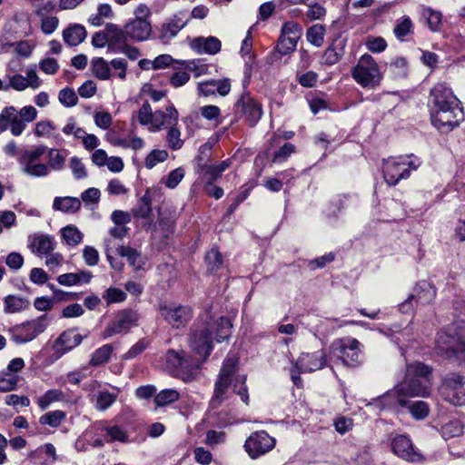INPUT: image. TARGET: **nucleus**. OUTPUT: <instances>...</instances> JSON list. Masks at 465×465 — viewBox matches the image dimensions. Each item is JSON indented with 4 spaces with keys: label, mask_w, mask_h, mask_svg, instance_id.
Returning <instances> with one entry per match:
<instances>
[{
    "label": "nucleus",
    "mask_w": 465,
    "mask_h": 465,
    "mask_svg": "<svg viewBox=\"0 0 465 465\" xmlns=\"http://www.w3.org/2000/svg\"><path fill=\"white\" fill-rule=\"evenodd\" d=\"M408 398L404 391H401L400 385L397 383L391 390L369 402L367 406L379 411H398L399 408L408 406L410 402Z\"/></svg>",
    "instance_id": "15"
},
{
    "label": "nucleus",
    "mask_w": 465,
    "mask_h": 465,
    "mask_svg": "<svg viewBox=\"0 0 465 465\" xmlns=\"http://www.w3.org/2000/svg\"><path fill=\"white\" fill-rule=\"evenodd\" d=\"M354 81L363 88L375 89L381 84L382 74L375 59L369 54H362L351 69Z\"/></svg>",
    "instance_id": "7"
},
{
    "label": "nucleus",
    "mask_w": 465,
    "mask_h": 465,
    "mask_svg": "<svg viewBox=\"0 0 465 465\" xmlns=\"http://www.w3.org/2000/svg\"><path fill=\"white\" fill-rule=\"evenodd\" d=\"M201 115L209 121H216L217 124H221V110L216 105H204L200 108Z\"/></svg>",
    "instance_id": "56"
},
{
    "label": "nucleus",
    "mask_w": 465,
    "mask_h": 465,
    "mask_svg": "<svg viewBox=\"0 0 465 465\" xmlns=\"http://www.w3.org/2000/svg\"><path fill=\"white\" fill-rule=\"evenodd\" d=\"M97 431H100L108 438L107 441H120L126 442L128 440V436L125 430H124L121 427L117 425L114 426H103V425H95Z\"/></svg>",
    "instance_id": "32"
},
{
    "label": "nucleus",
    "mask_w": 465,
    "mask_h": 465,
    "mask_svg": "<svg viewBox=\"0 0 465 465\" xmlns=\"http://www.w3.org/2000/svg\"><path fill=\"white\" fill-rule=\"evenodd\" d=\"M159 312L164 321L176 329L185 326L193 317L189 306L165 302L159 303Z\"/></svg>",
    "instance_id": "16"
},
{
    "label": "nucleus",
    "mask_w": 465,
    "mask_h": 465,
    "mask_svg": "<svg viewBox=\"0 0 465 465\" xmlns=\"http://www.w3.org/2000/svg\"><path fill=\"white\" fill-rule=\"evenodd\" d=\"M165 124L167 125V121L165 119L164 112L157 110L155 112H153V116L148 130L153 133L158 132Z\"/></svg>",
    "instance_id": "55"
},
{
    "label": "nucleus",
    "mask_w": 465,
    "mask_h": 465,
    "mask_svg": "<svg viewBox=\"0 0 465 465\" xmlns=\"http://www.w3.org/2000/svg\"><path fill=\"white\" fill-rule=\"evenodd\" d=\"M333 355L347 366H356L361 361V344L352 337L336 340L331 344Z\"/></svg>",
    "instance_id": "12"
},
{
    "label": "nucleus",
    "mask_w": 465,
    "mask_h": 465,
    "mask_svg": "<svg viewBox=\"0 0 465 465\" xmlns=\"http://www.w3.org/2000/svg\"><path fill=\"white\" fill-rule=\"evenodd\" d=\"M464 114L460 102L430 107L432 125L441 133H449L459 126L463 121Z\"/></svg>",
    "instance_id": "6"
},
{
    "label": "nucleus",
    "mask_w": 465,
    "mask_h": 465,
    "mask_svg": "<svg viewBox=\"0 0 465 465\" xmlns=\"http://www.w3.org/2000/svg\"><path fill=\"white\" fill-rule=\"evenodd\" d=\"M107 35L109 41V52L114 54H121V51L128 45L126 29H121L118 25L114 24L107 25Z\"/></svg>",
    "instance_id": "24"
},
{
    "label": "nucleus",
    "mask_w": 465,
    "mask_h": 465,
    "mask_svg": "<svg viewBox=\"0 0 465 465\" xmlns=\"http://www.w3.org/2000/svg\"><path fill=\"white\" fill-rule=\"evenodd\" d=\"M49 325L46 315H42L34 320L25 322L11 327L8 331L11 340L16 344H24L35 340L43 333Z\"/></svg>",
    "instance_id": "8"
},
{
    "label": "nucleus",
    "mask_w": 465,
    "mask_h": 465,
    "mask_svg": "<svg viewBox=\"0 0 465 465\" xmlns=\"http://www.w3.org/2000/svg\"><path fill=\"white\" fill-rule=\"evenodd\" d=\"M165 360L172 371L184 381L193 379V371L200 364V362H193L188 357H185V352L183 351L169 350L166 352Z\"/></svg>",
    "instance_id": "13"
},
{
    "label": "nucleus",
    "mask_w": 465,
    "mask_h": 465,
    "mask_svg": "<svg viewBox=\"0 0 465 465\" xmlns=\"http://www.w3.org/2000/svg\"><path fill=\"white\" fill-rule=\"evenodd\" d=\"M93 74L100 80H108L114 76L110 64L103 57L94 58L91 62Z\"/></svg>",
    "instance_id": "36"
},
{
    "label": "nucleus",
    "mask_w": 465,
    "mask_h": 465,
    "mask_svg": "<svg viewBox=\"0 0 465 465\" xmlns=\"http://www.w3.org/2000/svg\"><path fill=\"white\" fill-rule=\"evenodd\" d=\"M114 348L111 344H104L95 350L91 357L90 365L99 366L107 362L111 357Z\"/></svg>",
    "instance_id": "45"
},
{
    "label": "nucleus",
    "mask_w": 465,
    "mask_h": 465,
    "mask_svg": "<svg viewBox=\"0 0 465 465\" xmlns=\"http://www.w3.org/2000/svg\"><path fill=\"white\" fill-rule=\"evenodd\" d=\"M180 399V392L174 389H164L159 391L153 399L157 407H164Z\"/></svg>",
    "instance_id": "40"
},
{
    "label": "nucleus",
    "mask_w": 465,
    "mask_h": 465,
    "mask_svg": "<svg viewBox=\"0 0 465 465\" xmlns=\"http://www.w3.org/2000/svg\"><path fill=\"white\" fill-rule=\"evenodd\" d=\"M435 348L440 356L448 359L465 352V344L462 339L445 331H440L437 334Z\"/></svg>",
    "instance_id": "19"
},
{
    "label": "nucleus",
    "mask_w": 465,
    "mask_h": 465,
    "mask_svg": "<svg viewBox=\"0 0 465 465\" xmlns=\"http://www.w3.org/2000/svg\"><path fill=\"white\" fill-rule=\"evenodd\" d=\"M406 408L415 420H423L427 418L430 413L429 405L424 401H416L413 402L410 401Z\"/></svg>",
    "instance_id": "46"
},
{
    "label": "nucleus",
    "mask_w": 465,
    "mask_h": 465,
    "mask_svg": "<svg viewBox=\"0 0 465 465\" xmlns=\"http://www.w3.org/2000/svg\"><path fill=\"white\" fill-rule=\"evenodd\" d=\"M325 27L322 25L316 24L312 25L306 33L307 41L314 46L320 47L323 45Z\"/></svg>",
    "instance_id": "44"
},
{
    "label": "nucleus",
    "mask_w": 465,
    "mask_h": 465,
    "mask_svg": "<svg viewBox=\"0 0 465 465\" xmlns=\"http://www.w3.org/2000/svg\"><path fill=\"white\" fill-rule=\"evenodd\" d=\"M189 22L185 12H180L175 15L166 25H164V33L170 36H175Z\"/></svg>",
    "instance_id": "35"
},
{
    "label": "nucleus",
    "mask_w": 465,
    "mask_h": 465,
    "mask_svg": "<svg viewBox=\"0 0 465 465\" xmlns=\"http://www.w3.org/2000/svg\"><path fill=\"white\" fill-rule=\"evenodd\" d=\"M28 247L37 256L47 255L55 249L54 238L40 232L34 233L28 237Z\"/></svg>",
    "instance_id": "22"
},
{
    "label": "nucleus",
    "mask_w": 465,
    "mask_h": 465,
    "mask_svg": "<svg viewBox=\"0 0 465 465\" xmlns=\"http://www.w3.org/2000/svg\"><path fill=\"white\" fill-rule=\"evenodd\" d=\"M293 364L302 372H312L321 370L326 364L325 353L322 350L312 353L303 352Z\"/></svg>",
    "instance_id": "21"
},
{
    "label": "nucleus",
    "mask_w": 465,
    "mask_h": 465,
    "mask_svg": "<svg viewBox=\"0 0 465 465\" xmlns=\"http://www.w3.org/2000/svg\"><path fill=\"white\" fill-rule=\"evenodd\" d=\"M302 26L298 23H284L278 40L277 51L281 54H288L293 52L302 35Z\"/></svg>",
    "instance_id": "18"
},
{
    "label": "nucleus",
    "mask_w": 465,
    "mask_h": 465,
    "mask_svg": "<svg viewBox=\"0 0 465 465\" xmlns=\"http://www.w3.org/2000/svg\"><path fill=\"white\" fill-rule=\"evenodd\" d=\"M183 177L184 170L179 167L169 173L164 181V183L166 187L173 189L179 184V183L183 180Z\"/></svg>",
    "instance_id": "61"
},
{
    "label": "nucleus",
    "mask_w": 465,
    "mask_h": 465,
    "mask_svg": "<svg viewBox=\"0 0 465 465\" xmlns=\"http://www.w3.org/2000/svg\"><path fill=\"white\" fill-rule=\"evenodd\" d=\"M82 341L83 337L76 331V330L68 329L62 332L56 339L54 342V349L60 354H64L78 346Z\"/></svg>",
    "instance_id": "25"
},
{
    "label": "nucleus",
    "mask_w": 465,
    "mask_h": 465,
    "mask_svg": "<svg viewBox=\"0 0 465 465\" xmlns=\"http://www.w3.org/2000/svg\"><path fill=\"white\" fill-rule=\"evenodd\" d=\"M344 45L341 42L339 45H331L329 46L322 55V63L326 65H333L337 64L343 55Z\"/></svg>",
    "instance_id": "42"
},
{
    "label": "nucleus",
    "mask_w": 465,
    "mask_h": 465,
    "mask_svg": "<svg viewBox=\"0 0 465 465\" xmlns=\"http://www.w3.org/2000/svg\"><path fill=\"white\" fill-rule=\"evenodd\" d=\"M67 401L68 396L60 389H50L36 400V403L42 411L46 410L52 403Z\"/></svg>",
    "instance_id": "28"
},
{
    "label": "nucleus",
    "mask_w": 465,
    "mask_h": 465,
    "mask_svg": "<svg viewBox=\"0 0 465 465\" xmlns=\"http://www.w3.org/2000/svg\"><path fill=\"white\" fill-rule=\"evenodd\" d=\"M126 34L134 41L146 40L152 32L151 24L147 19H134L125 25Z\"/></svg>",
    "instance_id": "26"
},
{
    "label": "nucleus",
    "mask_w": 465,
    "mask_h": 465,
    "mask_svg": "<svg viewBox=\"0 0 465 465\" xmlns=\"http://www.w3.org/2000/svg\"><path fill=\"white\" fill-rule=\"evenodd\" d=\"M168 158L166 150L154 149L145 158L144 165L148 169L153 168L156 164L164 162Z\"/></svg>",
    "instance_id": "50"
},
{
    "label": "nucleus",
    "mask_w": 465,
    "mask_h": 465,
    "mask_svg": "<svg viewBox=\"0 0 465 465\" xmlns=\"http://www.w3.org/2000/svg\"><path fill=\"white\" fill-rule=\"evenodd\" d=\"M94 121L97 127L106 130L111 126L113 118L108 112L100 111L94 114Z\"/></svg>",
    "instance_id": "63"
},
{
    "label": "nucleus",
    "mask_w": 465,
    "mask_h": 465,
    "mask_svg": "<svg viewBox=\"0 0 465 465\" xmlns=\"http://www.w3.org/2000/svg\"><path fill=\"white\" fill-rule=\"evenodd\" d=\"M365 45L367 49L372 53H381L387 47V43L382 37H368Z\"/></svg>",
    "instance_id": "62"
},
{
    "label": "nucleus",
    "mask_w": 465,
    "mask_h": 465,
    "mask_svg": "<svg viewBox=\"0 0 465 465\" xmlns=\"http://www.w3.org/2000/svg\"><path fill=\"white\" fill-rule=\"evenodd\" d=\"M19 376L6 371L0 372V391L7 392L16 389Z\"/></svg>",
    "instance_id": "48"
},
{
    "label": "nucleus",
    "mask_w": 465,
    "mask_h": 465,
    "mask_svg": "<svg viewBox=\"0 0 465 465\" xmlns=\"http://www.w3.org/2000/svg\"><path fill=\"white\" fill-rule=\"evenodd\" d=\"M276 440L265 430L252 433L245 440L243 448L249 457L256 460L274 449Z\"/></svg>",
    "instance_id": "14"
},
{
    "label": "nucleus",
    "mask_w": 465,
    "mask_h": 465,
    "mask_svg": "<svg viewBox=\"0 0 465 465\" xmlns=\"http://www.w3.org/2000/svg\"><path fill=\"white\" fill-rule=\"evenodd\" d=\"M205 261L208 269L211 271L217 270L223 264L222 254L215 249H212L210 252H207L205 256Z\"/></svg>",
    "instance_id": "59"
},
{
    "label": "nucleus",
    "mask_w": 465,
    "mask_h": 465,
    "mask_svg": "<svg viewBox=\"0 0 465 465\" xmlns=\"http://www.w3.org/2000/svg\"><path fill=\"white\" fill-rule=\"evenodd\" d=\"M150 341L147 339H141L134 344L124 355L125 360H132L141 354L149 346Z\"/></svg>",
    "instance_id": "57"
},
{
    "label": "nucleus",
    "mask_w": 465,
    "mask_h": 465,
    "mask_svg": "<svg viewBox=\"0 0 465 465\" xmlns=\"http://www.w3.org/2000/svg\"><path fill=\"white\" fill-rule=\"evenodd\" d=\"M61 235L65 244L69 246H76L83 240V233L74 225H67L61 229Z\"/></svg>",
    "instance_id": "41"
},
{
    "label": "nucleus",
    "mask_w": 465,
    "mask_h": 465,
    "mask_svg": "<svg viewBox=\"0 0 465 465\" xmlns=\"http://www.w3.org/2000/svg\"><path fill=\"white\" fill-rule=\"evenodd\" d=\"M153 116V110L148 102L143 104L137 114V119L141 125L148 126Z\"/></svg>",
    "instance_id": "60"
},
{
    "label": "nucleus",
    "mask_w": 465,
    "mask_h": 465,
    "mask_svg": "<svg viewBox=\"0 0 465 465\" xmlns=\"http://www.w3.org/2000/svg\"><path fill=\"white\" fill-rule=\"evenodd\" d=\"M325 14H326L325 8L318 3H314V4L308 5L306 16L309 20L314 21V20L322 19L325 15Z\"/></svg>",
    "instance_id": "64"
},
{
    "label": "nucleus",
    "mask_w": 465,
    "mask_h": 465,
    "mask_svg": "<svg viewBox=\"0 0 465 465\" xmlns=\"http://www.w3.org/2000/svg\"><path fill=\"white\" fill-rule=\"evenodd\" d=\"M110 67L115 71L114 76L121 80H125L127 71V62L124 58H114L110 62Z\"/></svg>",
    "instance_id": "58"
},
{
    "label": "nucleus",
    "mask_w": 465,
    "mask_h": 465,
    "mask_svg": "<svg viewBox=\"0 0 465 465\" xmlns=\"http://www.w3.org/2000/svg\"><path fill=\"white\" fill-rule=\"evenodd\" d=\"M132 213L135 218L149 219L153 213L152 210V192L147 189L144 195L142 196L136 205L133 208Z\"/></svg>",
    "instance_id": "30"
},
{
    "label": "nucleus",
    "mask_w": 465,
    "mask_h": 465,
    "mask_svg": "<svg viewBox=\"0 0 465 465\" xmlns=\"http://www.w3.org/2000/svg\"><path fill=\"white\" fill-rule=\"evenodd\" d=\"M432 368L420 361L406 365L404 378L399 382L401 391L409 398L427 397L430 394Z\"/></svg>",
    "instance_id": "4"
},
{
    "label": "nucleus",
    "mask_w": 465,
    "mask_h": 465,
    "mask_svg": "<svg viewBox=\"0 0 465 465\" xmlns=\"http://www.w3.org/2000/svg\"><path fill=\"white\" fill-rule=\"evenodd\" d=\"M59 102L66 107L74 106L78 98L74 91L71 88H64L59 92L58 94Z\"/></svg>",
    "instance_id": "54"
},
{
    "label": "nucleus",
    "mask_w": 465,
    "mask_h": 465,
    "mask_svg": "<svg viewBox=\"0 0 465 465\" xmlns=\"http://www.w3.org/2000/svg\"><path fill=\"white\" fill-rule=\"evenodd\" d=\"M46 152V146L38 145L31 150H25L19 157L22 172L32 177L47 176L51 171H61L64 167L66 154L61 150L52 148L48 151V163H39Z\"/></svg>",
    "instance_id": "2"
},
{
    "label": "nucleus",
    "mask_w": 465,
    "mask_h": 465,
    "mask_svg": "<svg viewBox=\"0 0 465 465\" xmlns=\"http://www.w3.org/2000/svg\"><path fill=\"white\" fill-rule=\"evenodd\" d=\"M66 413L63 411L56 410L45 413L39 418V423L48 425L52 428H57L65 420Z\"/></svg>",
    "instance_id": "43"
},
{
    "label": "nucleus",
    "mask_w": 465,
    "mask_h": 465,
    "mask_svg": "<svg viewBox=\"0 0 465 465\" xmlns=\"http://www.w3.org/2000/svg\"><path fill=\"white\" fill-rule=\"evenodd\" d=\"M69 167L75 179L80 180L87 177L86 168L79 157L73 156L69 161Z\"/></svg>",
    "instance_id": "52"
},
{
    "label": "nucleus",
    "mask_w": 465,
    "mask_h": 465,
    "mask_svg": "<svg viewBox=\"0 0 465 465\" xmlns=\"http://www.w3.org/2000/svg\"><path fill=\"white\" fill-rule=\"evenodd\" d=\"M126 293L124 291L114 287L108 288L103 294V299L108 305L123 302L126 300Z\"/></svg>",
    "instance_id": "51"
},
{
    "label": "nucleus",
    "mask_w": 465,
    "mask_h": 465,
    "mask_svg": "<svg viewBox=\"0 0 465 465\" xmlns=\"http://www.w3.org/2000/svg\"><path fill=\"white\" fill-rule=\"evenodd\" d=\"M233 110L251 127L255 126L263 114L262 104L248 92L241 94Z\"/></svg>",
    "instance_id": "11"
},
{
    "label": "nucleus",
    "mask_w": 465,
    "mask_h": 465,
    "mask_svg": "<svg viewBox=\"0 0 465 465\" xmlns=\"http://www.w3.org/2000/svg\"><path fill=\"white\" fill-rule=\"evenodd\" d=\"M139 318L138 312L134 310L118 311L102 331V338L108 339L118 334L128 333L134 327L138 326Z\"/></svg>",
    "instance_id": "9"
},
{
    "label": "nucleus",
    "mask_w": 465,
    "mask_h": 465,
    "mask_svg": "<svg viewBox=\"0 0 465 465\" xmlns=\"http://www.w3.org/2000/svg\"><path fill=\"white\" fill-rule=\"evenodd\" d=\"M421 164V160L413 154L390 157L383 161V176L390 185L397 184L401 180L410 177Z\"/></svg>",
    "instance_id": "5"
},
{
    "label": "nucleus",
    "mask_w": 465,
    "mask_h": 465,
    "mask_svg": "<svg viewBox=\"0 0 465 465\" xmlns=\"http://www.w3.org/2000/svg\"><path fill=\"white\" fill-rule=\"evenodd\" d=\"M191 47L199 54H215L220 52L222 44L214 36H199L191 42Z\"/></svg>",
    "instance_id": "27"
},
{
    "label": "nucleus",
    "mask_w": 465,
    "mask_h": 465,
    "mask_svg": "<svg viewBox=\"0 0 465 465\" xmlns=\"http://www.w3.org/2000/svg\"><path fill=\"white\" fill-rule=\"evenodd\" d=\"M414 25L408 15H403L397 20L393 29L395 37L399 41H405L406 36L413 33Z\"/></svg>",
    "instance_id": "34"
},
{
    "label": "nucleus",
    "mask_w": 465,
    "mask_h": 465,
    "mask_svg": "<svg viewBox=\"0 0 465 465\" xmlns=\"http://www.w3.org/2000/svg\"><path fill=\"white\" fill-rule=\"evenodd\" d=\"M440 431L445 440L459 437L463 434V424L459 420H453L444 424Z\"/></svg>",
    "instance_id": "47"
},
{
    "label": "nucleus",
    "mask_w": 465,
    "mask_h": 465,
    "mask_svg": "<svg viewBox=\"0 0 465 465\" xmlns=\"http://www.w3.org/2000/svg\"><path fill=\"white\" fill-rule=\"evenodd\" d=\"M421 16L426 20L428 27L432 32H439L440 30L442 15L440 11L433 10L430 7H424Z\"/></svg>",
    "instance_id": "39"
},
{
    "label": "nucleus",
    "mask_w": 465,
    "mask_h": 465,
    "mask_svg": "<svg viewBox=\"0 0 465 465\" xmlns=\"http://www.w3.org/2000/svg\"><path fill=\"white\" fill-rule=\"evenodd\" d=\"M436 297L435 287L427 281L418 282L415 294L411 295L404 302L400 305L402 312H407L411 307V302L415 301L419 304L430 303Z\"/></svg>",
    "instance_id": "20"
},
{
    "label": "nucleus",
    "mask_w": 465,
    "mask_h": 465,
    "mask_svg": "<svg viewBox=\"0 0 465 465\" xmlns=\"http://www.w3.org/2000/svg\"><path fill=\"white\" fill-rule=\"evenodd\" d=\"M166 143L168 147L173 151L179 150L183 147L184 142L181 138V131L176 125H170L166 135Z\"/></svg>",
    "instance_id": "49"
},
{
    "label": "nucleus",
    "mask_w": 465,
    "mask_h": 465,
    "mask_svg": "<svg viewBox=\"0 0 465 465\" xmlns=\"http://www.w3.org/2000/svg\"><path fill=\"white\" fill-rule=\"evenodd\" d=\"M86 37L84 26L79 24H74L63 32L64 41L70 46H76Z\"/></svg>",
    "instance_id": "29"
},
{
    "label": "nucleus",
    "mask_w": 465,
    "mask_h": 465,
    "mask_svg": "<svg viewBox=\"0 0 465 465\" xmlns=\"http://www.w3.org/2000/svg\"><path fill=\"white\" fill-rule=\"evenodd\" d=\"M232 323L227 317H220L214 320L213 317L206 315V320L202 325L198 323L193 330L189 345L192 351L198 355L202 361H205L213 351V334L215 341L222 342L227 340L231 335Z\"/></svg>",
    "instance_id": "1"
},
{
    "label": "nucleus",
    "mask_w": 465,
    "mask_h": 465,
    "mask_svg": "<svg viewBox=\"0 0 465 465\" xmlns=\"http://www.w3.org/2000/svg\"><path fill=\"white\" fill-rule=\"evenodd\" d=\"M391 450L395 455L408 462H422L425 457L413 445L407 435H397L391 440Z\"/></svg>",
    "instance_id": "17"
},
{
    "label": "nucleus",
    "mask_w": 465,
    "mask_h": 465,
    "mask_svg": "<svg viewBox=\"0 0 465 465\" xmlns=\"http://www.w3.org/2000/svg\"><path fill=\"white\" fill-rule=\"evenodd\" d=\"M4 304V312L7 314H11L26 309L29 305V302L25 298L10 294L5 297Z\"/></svg>",
    "instance_id": "37"
},
{
    "label": "nucleus",
    "mask_w": 465,
    "mask_h": 465,
    "mask_svg": "<svg viewBox=\"0 0 465 465\" xmlns=\"http://www.w3.org/2000/svg\"><path fill=\"white\" fill-rule=\"evenodd\" d=\"M390 70L396 77H402L407 74L408 63L403 57H396L390 63Z\"/></svg>",
    "instance_id": "53"
},
{
    "label": "nucleus",
    "mask_w": 465,
    "mask_h": 465,
    "mask_svg": "<svg viewBox=\"0 0 465 465\" xmlns=\"http://www.w3.org/2000/svg\"><path fill=\"white\" fill-rule=\"evenodd\" d=\"M81 207V201L76 197H55L53 202V209L66 213H74Z\"/></svg>",
    "instance_id": "31"
},
{
    "label": "nucleus",
    "mask_w": 465,
    "mask_h": 465,
    "mask_svg": "<svg viewBox=\"0 0 465 465\" xmlns=\"http://www.w3.org/2000/svg\"><path fill=\"white\" fill-rule=\"evenodd\" d=\"M116 252L122 257H126L129 264L135 270L143 268V262L141 259V254L135 249L130 246L120 245L116 249Z\"/></svg>",
    "instance_id": "38"
},
{
    "label": "nucleus",
    "mask_w": 465,
    "mask_h": 465,
    "mask_svg": "<svg viewBox=\"0 0 465 465\" xmlns=\"http://www.w3.org/2000/svg\"><path fill=\"white\" fill-rule=\"evenodd\" d=\"M238 360L234 355H228L223 361L220 373L214 385L212 403H221L227 397V391L232 386L233 391L238 394L242 401L249 403V395L245 386L246 377L236 374Z\"/></svg>",
    "instance_id": "3"
},
{
    "label": "nucleus",
    "mask_w": 465,
    "mask_h": 465,
    "mask_svg": "<svg viewBox=\"0 0 465 465\" xmlns=\"http://www.w3.org/2000/svg\"><path fill=\"white\" fill-rule=\"evenodd\" d=\"M429 102L431 107L446 104L447 105H450V103L460 101L453 94L450 87H449L445 83H438L430 90Z\"/></svg>",
    "instance_id": "23"
},
{
    "label": "nucleus",
    "mask_w": 465,
    "mask_h": 465,
    "mask_svg": "<svg viewBox=\"0 0 465 465\" xmlns=\"http://www.w3.org/2000/svg\"><path fill=\"white\" fill-rule=\"evenodd\" d=\"M117 394L109 392L106 390L98 391L94 395L92 401L94 403V408L99 411H104L109 409L116 401Z\"/></svg>",
    "instance_id": "33"
},
{
    "label": "nucleus",
    "mask_w": 465,
    "mask_h": 465,
    "mask_svg": "<svg viewBox=\"0 0 465 465\" xmlns=\"http://www.w3.org/2000/svg\"><path fill=\"white\" fill-rule=\"evenodd\" d=\"M439 393L452 405H465V378L456 372L446 374L439 387Z\"/></svg>",
    "instance_id": "10"
}]
</instances>
